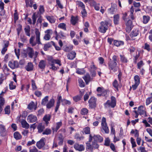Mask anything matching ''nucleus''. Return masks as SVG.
<instances>
[{
  "mask_svg": "<svg viewBox=\"0 0 152 152\" xmlns=\"http://www.w3.org/2000/svg\"><path fill=\"white\" fill-rule=\"evenodd\" d=\"M35 34L36 40L34 36H31L29 39V43L33 47L35 46L37 44L38 45L42 44L40 39V33L39 30L36 28L35 29Z\"/></svg>",
  "mask_w": 152,
  "mask_h": 152,
  "instance_id": "f257e3e1",
  "label": "nucleus"
},
{
  "mask_svg": "<svg viewBox=\"0 0 152 152\" xmlns=\"http://www.w3.org/2000/svg\"><path fill=\"white\" fill-rule=\"evenodd\" d=\"M48 61L49 67L50 69L52 70L56 71L58 68V67L55 66V64H58L59 66L61 65L60 60L54 59L52 56L48 57Z\"/></svg>",
  "mask_w": 152,
  "mask_h": 152,
  "instance_id": "f03ea898",
  "label": "nucleus"
},
{
  "mask_svg": "<svg viewBox=\"0 0 152 152\" xmlns=\"http://www.w3.org/2000/svg\"><path fill=\"white\" fill-rule=\"evenodd\" d=\"M112 23L108 21L105 20L100 23V26L98 28L99 32L102 33H105L108 30V25L111 26Z\"/></svg>",
  "mask_w": 152,
  "mask_h": 152,
  "instance_id": "7ed1b4c3",
  "label": "nucleus"
},
{
  "mask_svg": "<svg viewBox=\"0 0 152 152\" xmlns=\"http://www.w3.org/2000/svg\"><path fill=\"white\" fill-rule=\"evenodd\" d=\"M116 101L115 98L113 96L111 97V101L108 100L104 104L105 108H107L110 107L112 108L116 106Z\"/></svg>",
  "mask_w": 152,
  "mask_h": 152,
  "instance_id": "20e7f679",
  "label": "nucleus"
},
{
  "mask_svg": "<svg viewBox=\"0 0 152 152\" xmlns=\"http://www.w3.org/2000/svg\"><path fill=\"white\" fill-rule=\"evenodd\" d=\"M45 138H41L40 140L37 142L36 143V146L38 148L40 149L42 148L43 150L48 149L49 148V146L48 145H45Z\"/></svg>",
  "mask_w": 152,
  "mask_h": 152,
  "instance_id": "39448f33",
  "label": "nucleus"
},
{
  "mask_svg": "<svg viewBox=\"0 0 152 152\" xmlns=\"http://www.w3.org/2000/svg\"><path fill=\"white\" fill-rule=\"evenodd\" d=\"M108 66L110 72H115L117 71L118 68L117 63L109 61L108 63Z\"/></svg>",
  "mask_w": 152,
  "mask_h": 152,
  "instance_id": "423d86ee",
  "label": "nucleus"
},
{
  "mask_svg": "<svg viewBox=\"0 0 152 152\" xmlns=\"http://www.w3.org/2000/svg\"><path fill=\"white\" fill-rule=\"evenodd\" d=\"M135 114V117L137 118L138 117L139 113L140 115H143L144 116H145L146 115V112L145 110V108L142 106H140L138 107V112L136 110L133 111Z\"/></svg>",
  "mask_w": 152,
  "mask_h": 152,
  "instance_id": "0eeeda50",
  "label": "nucleus"
},
{
  "mask_svg": "<svg viewBox=\"0 0 152 152\" xmlns=\"http://www.w3.org/2000/svg\"><path fill=\"white\" fill-rule=\"evenodd\" d=\"M101 127L102 129L104 130L106 133H109V130L106 122V119L104 117H103L102 118L101 122Z\"/></svg>",
  "mask_w": 152,
  "mask_h": 152,
  "instance_id": "6e6552de",
  "label": "nucleus"
},
{
  "mask_svg": "<svg viewBox=\"0 0 152 152\" xmlns=\"http://www.w3.org/2000/svg\"><path fill=\"white\" fill-rule=\"evenodd\" d=\"M45 35L44 39L46 40H49L51 38V36L53 34V31L51 29H47L45 31Z\"/></svg>",
  "mask_w": 152,
  "mask_h": 152,
  "instance_id": "1a4fd4ad",
  "label": "nucleus"
},
{
  "mask_svg": "<svg viewBox=\"0 0 152 152\" xmlns=\"http://www.w3.org/2000/svg\"><path fill=\"white\" fill-rule=\"evenodd\" d=\"M92 138L94 139V141L96 142H101L103 140V138L99 135H95L92 137L91 135H90L89 136V142L91 141Z\"/></svg>",
  "mask_w": 152,
  "mask_h": 152,
  "instance_id": "9d476101",
  "label": "nucleus"
},
{
  "mask_svg": "<svg viewBox=\"0 0 152 152\" xmlns=\"http://www.w3.org/2000/svg\"><path fill=\"white\" fill-rule=\"evenodd\" d=\"M27 121L29 123H34L37 121V117L32 114H30L27 116Z\"/></svg>",
  "mask_w": 152,
  "mask_h": 152,
  "instance_id": "9b49d317",
  "label": "nucleus"
},
{
  "mask_svg": "<svg viewBox=\"0 0 152 152\" xmlns=\"http://www.w3.org/2000/svg\"><path fill=\"white\" fill-rule=\"evenodd\" d=\"M8 66L11 68L13 69L18 67V63L17 61H11L9 62Z\"/></svg>",
  "mask_w": 152,
  "mask_h": 152,
  "instance_id": "f8f14e48",
  "label": "nucleus"
},
{
  "mask_svg": "<svg viewBox=\"0 0 152 152\" xmlns=\"http://www.w3.org/2000/svg\"><path fill=\"white\" fill-rule=\"evenodd\" d=\"M96 99L94 97H91L88 101L89 106L91 108L95 107L96 106Z\"/></svg>",
  "mask_w": 152,
  "mask_h": 152,
  "instance_id": "ddd939ff",
  "label": "nucleus"
},
{
  "mask_svg": "<svg viewBox=\"0 0 152 152\" xmlns=\"http://www.w3.org/2000/svg\"><path fill=\"white\" fill-rule=\"evenodd\" d=\"M25 52L30 58L33 57L34 55V51L32 48L30 47H28L26 50Z\"/></svg>",
  "mask_w": 152,
  "mask_h": 152,
  "instance_id": "4468645a",
  "label": "nucleus"
},
{
  "mask_svg": "<svg viewBox=\"0 0 152 152\" xmlns=\"http://www.w3.org/2000/svg\"><path fill=\"white\" fill-rule=\"evenodd\" d=\"M37 108V105L33 102H30L28 106V109L30 110L31 111H35L36 110Z\"/></svg>",
  "mask_w": 152,
  "mask_h": 152,
  "instance_id": "2eb2a0df",
  "label": "nucleus"
},
{
  "mask_svg": "<svg viewBox=\"0 0 152 152\" xmlns=\"http://www.w3.org/2000/svg\"><path fill=\"white\" fill-rule=\"evenodd\" d=\"M74 148L76 150L79 151H83L85 149V148L83 145H79L77 143H75L74 145Z\"/></svg>",
  "mask_w": 152,
  "mask_h": 152,
  "instance_id": "dca6fc26",
  "label": "nucleus"
},
{
  "mask_svg": "<svg viewBox=\"0 0 152 152\" xmlns=\"http://www.w3.org/2000/svg\"><path fill=\"white\" fill-rule=\"evenodd\" d=\"M76 53L74 51H72L67 55L68 58L70 60H73L76 57Z\"/></svg>",
  "mask_w": 152,
  "mask_h": 152,
  "instance_id": "f3484780",
  "label": "nucleus"
},
{
  "mask_svg": "<svg viewBox=\"0 0 152 152\" xmlns=\"http://www.w3.org/2000/svg\"><path fill=\"white\" fill-rule=\"evenodd\" d=\"M20 122L23 128L26 129H28L29 128V124L25 120L22 119Z\"/></svg>",
  "mask_w": 152,
  "mask_h": 152,
  "instance_id": "a211bd4d",
  "label": "nucleus"
},
{
  "mask_svg": "<svg viewBox=\"0 0 152 152\" xmlns=\"http://www.w3.org/2000/svg\"><path fill=\"white\" fill-rule=\"evenodd\" d=\"M54 102L55 100L53 99H51L46 105L47 108L48 109L51 108L54 105Z\"/></svg>",
  "mask_w": 152,
  "mask_h": 152,
  "instance_id": "6ab92c4d",
  "label": "nucleus"
},
{
  "mask_svg": "<svg viewBox=\"0 0 152 152\" xmlns=\"http://www.w3.org/2000/svg\"><path fill=\"white\" fill-rule=\"evenodd\" d=\"M116 5L115 4L112 5L111 7L108 9V12L110 14H113L116 10Z\"/></svg>",
  "mask_w": 152,
  "mask_h": 152,
  "instance_id": "aec40b11",
  "label": "nucleus"
},
{
  "mask_svg": "<svg viewBox=\"0 0 152 152\" xmlns=\"http://www.w3.org/2000/svg\"><path fill=\"white\" fill-rule=\"evenodd\" d=\"M45 17L49 22L51 23H54L56 21V19L53 16H46Z\"/></svg>",
  "mask_w": 152,
  "mask_h": 152,
  "instance_id": "412c9836",
  "label": "nucleus"
},
{
  "mask_svg": "<svg viewBox=\"0 0 152 152\" xmlns=\"http://www.w3.org/2000/svg\"><path fill=\"white\" fill-rule=\"evenodd\" d=\"M113 22L115 25H118L119 23L120 16L119 15L117 14L113 16Z\"/></svg>",
  "mask_w": 152,
  "mask_h": 152,
  "instance_id": "4be33fe9",
  "label": "nucleus"
},
{
  "mask_svg": "<svg viewBox=\"0 0 152 152\" xmlns=\"http://www.w3.org/2000/svg\"><path fill=\"white\" fill-rule=\"evenodd\" d=\"M62 124V122L60 121L59 122H58L56 123V128H53L52 129L53 132H56L57 130L59 129L60 127L61 126Z\"/></svg>",
  "mask_w": 152,
  "mask_h": 152,
  "instance_id": "5701e85b",
  "label": "nucleus"
},
{
  "mask_svg": "<svg viewBox=\"0 0 152 152\" xmlns=\"http://www.w3.org/2000/svg\"><path fill=\"white\" fill-rule=\"evenodd\" d=\"M46 65V61L42 60L40 61L38 64V66L41 69H45Z\"/></svg>",
  "mask_w": 152,
  "mask_h": 152,
  "instance_id": "b1692460",
  "label": "nucleus"
},
{
  "mask_svg": "<svg viewBox=\"0 0 152 152\" xmlns=\"http://www.w3.org/2000/svg\"><path fill=\"white\" fill-rule=\"evenodd\" d=\"M139 33V31L137 30H133L131 33L130 36L132 38H133L137 36L138 35Z\"/></svg>",
  "mask_w": 152,
  "mask_h": 152,
  "instance_id": "393cba45",
  "label": "nucleus"
},
{
  "mask_svg": "<svg viewBox=\"0 0 152 152\" xmlns=\"http://www.w3.org/2000/svg\"><path fill=\"white\" fill-rule=\"evenodd\" d=\"M51 116L49 114L45 115L43 118V120L45 122L47 125L49 124V121L50 120Z\"/></svg>",
  "mask_w": 152,
  "mask_h": 152,
  "instance_id": "a878e982",
  "label": "nucleus"
},
{
  "mask_svg": "<svg viewBox=\"0 0 152 152\" xmlns=\"http://www.w3.org/2000/svg\"><path fill=\"white\" fill-rule=\"evenodd\" d=\"M78 17H75L72 16L71 17V23L73 25H75L78 22Z\"/></svg>",
  "mask_w": 152,
  "mask_h": 152,
  "instance_id": "bb28decb",
  "label": "nucleus"
},
{
  "mask_svg": "<svg viewBox=\"0 0 152 152\" xmlns=\"http://www.w3.org/2000/svg\"><path fill=\"white\" fill-rule=\"evenodd\" d=\"M6 129L5 126L2 124H0V133L3 136L5 134Z\"/></svg>",
  "mask_w": 152,
  "mask_h": 152,
  "instance_id": "cd10ccee",
  "label": "nucleus"
},
{
  "mask_svg": "<svg viewBox=\"0 0 152 152\" xmlns=\"http://www.w3.org/2000/svg\"><path fill=\"white\" fill-rule=\"evenodd\" d=\"M33 65L32 64L31 62L28 63V65L26 67V69L28 71H30L33 70Z\"/></svg>",
  "mask_w": 152,
  "mask_h": 152,
  "instance_id": "c85d7f7f",
  "label": "nucleus"
},
{
  "mask_svg": "<svg viewBox=\"0 0 152 152\" xmlns=\"http://www.w3.org/2000/svg\"><path fill=\"white\" fill-rule=\"evenodd\" d=\"M113 43L114 45L117 47L123 45L124 44L123 41H118L116 40H114Z\"/></svg>",
  "mask_w": 152,
  "mask_h": 152,
  "instance_id": "c756f323",
  "label": "nucleus"
},
{
  "mask_svg": "<svg viewBox=\"0 0 152 152\" xmlns=\"http://www.w3.org/2000/svg\"><path fill=\"white\" fill-rule=\"evenodd\" d=\"M45 126L44 125H42V123H39L37 127L38 132L39 133L42 132L45 129Z\"/></svg>",
  "mask_w": 152,
  "mask_h": 152,
  "instance_id": "7c9ffc66",
  "label": "nucleus"
},
{
  "mask_svg": "<svg viewBox=\"0 0 152 152\" xmlns=\"http://www.w3.org/2000/svg\"><path fill=\"white\" fill-rule=\"evenodd\" d=\"M24 31L26 35L28 37L30 36V28L28 26H27L24 28Z\"/></svg>",
  "mask_w": 152,
  "mask_h": 152,
  "instance_id": "2f4dec72",
  "label": "nucleus"
},
{
  "mask_svg": "<svg viewBox=\"0 0 152 152\" xmlns=\"http://www.w3.org/2000/svg\"><path fill=\"white\" fill-rule=\"evenodd\" d=\"M120 61L123 63H126L128 62L127 58L123 55H120Z\"/></svg>",
  "mask_w": 152,
  "mask_h": 152,
  "instance_id": "473e14b6",
  "label": "nucleus"
},
{
  "mask_svg": "<svg viewBox=\"0 0 152 152\" xmlns=\"http://www.w3.org/2000/svg\"><path fill=\"white\" fill-rule=\"evenodd\" d=\"M14 137L16 140L20 139L22 137L21 134L17 132H15L14 133Z\"/></svg>",
  "mask_w": 152,
  "mask_h": 152,
  "instance_id": "72a5a7b5",
  "label": "nucleus"
},
{
  "mask_svg": "<svg viewBox=\"0 0 152 152\" xmlns=\"http://www.w3.org/2000/svg\"><path fill=\"white\" fill-rule=\"evenodd\" d=\"M26 6L27 7H32V4L33 1L32 0H26Z\"/></svg>",
  "mask_w": 152,
  "mask_h": 152,
  "instance_id": "f704fd0d",
  "label": "nucleus"
},
{
  "mask_svg": "<svg viewBox=\"0 0 152 152\" xmlns=\"http://www.w3.org/2000/svg\"><path fill=\"white\" fill-rule=\"evenodd\" d=\"M99 6L100 4L99 3H97L95 1L91 5V6H94L95 9L97 11H99Z\"/></svg>",
  "mask_w": 152,
  "mask_h": 152,
  "instance_id": "c9c22d12",
  "label": "nucleus"
},
{
  "mask_svg": "<svg viewBox=\"0 0 152 152\" xmlns=\"http://www.w3.org/2000/svg\"><path fill=\"white\" fill-rule=\"evenodd\" d=\"M150 17L148 16L144 15L143 17V22L144 24L147 23L149 21Z\"/></svg>",
  "mask_w": 152,
  "mask_h": 152,
  "instance_id": "e433bc0d",
  "label": "nucleus"
},
{
  "mask_svg": "<svg viewBox=\"0 0 152 152\" xmlns=\"http://www.w3.org/2000/svg\"><path fill=\"white\" fill-rule=\"evenodd\" d=\"M90 76L89 74H86L83 77L86 83H88L90 80Z\"/></svg>",
  "mask_w": 152,
  "mask_h": 152,
  "instance_id": "4c0bfd02",
  "label": "nucleus"
},
{
  "mask_svg": "<svg viewBox=\"0 0 152 152\" xmlns=\"http://www.w3.org/2000/svg\"><path fill=\"white\" fill-rule=\"evenodd\" d=\"M58 28L62 29L64 30H66V25L64 23H59L58 26Z\"/></svg>",
  "mask_w": 152,
  "mask_h": 152,
  "instance_id": "58836bf2",
  "label": "nucleus"
},
{
  "mask_svg": "<svg viewBox=\"0 0 152 152\" xmlns=\"http://www.w3.org/2000/svg\"><path fill=\"white\" fill-rule=\"evenodd\" d=\"M134 83L139 84L140 81V78L139 76L138 75H136L134 77Z\"/></svg>",
  "mask_w": 152,
  "mask_h": 152,
  "instance_id": "ea45409f",
  "label": "nucleus"
},
{
  "mask_svg": "<svg viewBox=\"0 0 152 152\" xmlns=\"http://www.w3.org/2000/svg\"><path fill=\"white\" fill-rule=\"evenodd\" d=\"M64 50L66 52H69L73 49V46L69 45L68 46H66L64 48Z\"/></svg>",
  "mask_w": 152,
  "mask_h": 152,
  "instance_id": "a19ab883",
  "label": "nucleus"
},
{
  "mask_svg": "<svg viewBox=\"0 0 152 152\" xmlns=\"http://www.w3.org/2000/svg\"><path fill=\"white\" fill-rule=\"evenodd\" d=\"M48 96H46L42 100L41 104L43 105H46L48 100Z\"/></svg>",
  "mask_w": 152,
  "mask_h": 152,
  "instance_id": "79ce46f5",
  "label": "nucleus"
},
{
  "mask_svg": "<svg viewBox=\"0 0 152 152\" xmlns=\"http://www.w3.org/2000/svg\"><path fill=\"white\" fill-rule=\"evenodd\" d=\"M76 3L77 5L78 6L80 7L82 9L85 8V5L81 1H76Z\"/></svg>",
  "mask_w": 152,
  "mask_h": 152,
  "instance_id": "37998d69",
  "label": "nucleus"
},
{
  "mask_svg": "<svg viewBox=\"0 0 152 152\" xmlns=\"http://www.w3.org/2000/svg\"><path fill=\"white\" fill-rule=\"evenodd\" d=\"M152 102V93L151 94V96L147 99L146 101V104L147 105L149 104Z\"/></svg>",
  "mask_w": 152,
  "mask_h": 152,
  "instance_id": "c03bdc74",
  "label": "nucleus"
},
{
  "mask_svg": "<svg viewBox=\"0 0 152 152\" xmlns=\"http://www.w3.org/2000/svg\"><path fill=\"white\" fill-rule=\"evenodd\" d=\"M75 138L77 141H79L83 140L84 138V137L82 136H80L79 134H76L75 136Z\"/></svg>",
  "mask_w": 152,
  "mask_h": 152,
  "instance_id": "a18cd8bd",
  "label": "nucleus"
},
{
  "mask_svg": "<svg viewBox=\"0 0 152 152\" xmlns=\"http://www.w3.org/2000/svg\"><path fill=\"white\" fill-rule=\"evenodd\" d=\"M83 131L86 134H89L90 133V128L88 127L84 128L83 129Z\"/></svg>",
  "mask_w": 152,
  "mask_h": 152,
  "instance_id": "49530a36",
  "label": "nucleus"
},
{
  "mask_svg": "<svg viewBox=\"0 0 152 152\" xmlns=\"http://www.w3.org/2000/svg\"><path fill=\"white\" fill-rule=\"evenodd\" d=\"M78 81L79 86L81 87H83L85 86V83L82 79L79 78L78 79Z\"/></svg>",
  "mask_w": 152,
  "mask_h": 152,
  "instance_id": "de8ad7c7",
  "label": "nucleus"
},
{
  "mask_svg": "<svg viewBox=\"0 0 152 152\" xmlns=\"http://www.w3.org/2000/svg\"><path fill=\"white\" fill-rule=\"evenodd\" d=\"M5 113L9 115L10 113V107L9 106H7L4 109Z\"/></svg>",
  "mask_w": 152,
  "mask_h": 152,
  "instance_id": "09e8293b",
  "label": "nucleus"
},
{
  "mask_svg": "<svg viewBox=\"0 0 152 152\" xmlns=\"http://www.w3.org/2000/svg\"><path fill=\"white\" fill-rule=\"evenodd\" d=\"M113 85L117 90H118V81L116 80H114L113 83Z\"/></svg>",
  "mask_w": 152,
  "mask_h": 152,
  "instance_id": "8fccbe9b",
  "label": "nucleus"
},
{
  "mask_svg": "<svg viewBox=\"0 0 152 152\" xmlns=\"http://www.w3.org/2000/svg\"><path fill=\"white\" fill-rule=\"evenodd\" d=\"M31 86L32 90H35L37 89V87L34 81L33 80H31Z\"/></svg>",
  "mask_w": 152,
  "mask_h": 152,
  "instance_id": "3c124183",
  "label": "nucleus"
},
{
  "mask_svg": "<svg viewBox=\"0 0 152 152\" xmlns=\"http://www.w3.org/2000/svg\"><path fill=\"white\" fill-rule=\"evenodd\" d=\"M130 142L132 145V147L133 148L136 146L137 145L134 139L132 137L130 138Z\"/></svg>",
  "mask_w": 152,
  "mask_h": 152,
  "instance_id": "603ef678",
  "label": "nucleus"
},
{
  "mask_svg": "<svg viewBox=\"0 0 152 152\" xmlns=\"http://www.w3.org/2000/svg\"><path fill=\"white\" fill-rule=\"evenodd\" d=\"M130 14L129 16L132 20H134V18L133 15L134 9L133 6H132L130 9Z\"/></svg>",
  "mask_w": 152,
  "mask_h": 152,
  "instance_id": "864d4df0",
  "label": "nucleus"
},
{
  "mask_svg": "<svg viewBox=\"0 0 152 152\" xmlns=\"http://www.w3.org/2000/svg\"><path fill=\"white\" fill-rule=\"evenodd\" d=\"M81 99V96L80 95H77L73 97V100L75 102H77L80 100Z\"/></svg>",
  "mask_w": 152,
  "mask_h": 152,
  "instance_id": "5fc2aeb1",
  "label": "nucleus"
},
{
  "mask_svg": "<svg viewBox=\"0 0 152 152\" xmlns=\"http://www.w3.org/2000/svg\"><path fill=\"white\" fill-rule=\"evenodd\" d=\"M62 104L63 105H70L71 104V102L70 101L66 100V99H64L62 101Z\"/></svg>",
  "mask_w": 152,
  "mask_h": 152,
  "instance_id": "6e6d98bb",
  "label": "nucleus"
},
{
  "mask_svg": "<svg viewBox=\"0 0 152 152\" xmlns=\"http://www.w3.org/2000/svg\"><path fill=\"white\" fill-rule=\"evenodd\" d=\"M56 5L61 9H62L64 8L63 5L61 4L60 0H56Z\"/></svg>",
  "mask_w": 152,
  "mask_h": 152,
  "instance_id": "4d7b16f0",
  "label": "nucleus"
},
{
  "mask_svg": "<svg viewBox=\"0 0 152 152\" xmlns=\"http://www.w3.org/2000/svg\"><path fill=\"white\" fill-rule=\"evenodd\" d=\"M88 110L86 108H83L82 109L81 111V113L82 115H85L88 113Z\"/></svg>",
  "mask_w": 152,
  "mask_h": 152,
  "instance_id": "13d9d810",
  "label": "nucleus"
},
{
  "mask_svg": "<svg viewBox=\"0 0 152 152\" xmlns=\"http://www.w3.org/2000/svg\"><path fill=\"white\" fill-rule=\"evenodd\" d=\"M14 18L15 21L17 20L18 19V14L17 10H15V12L14 14Z\"/></svg>",
  "mask_w": 152,
  "mask_h": 152,
  "instance_id": "bf43d9fd",
  "label": "nucleus"
},
{
  "mask_svg": "<svg viewBox=\"0 0 152 152\" xmlns=\"http://www.w3.org/2000/svg\"><path fill=\"white\" fill-rule=\"evenodd\" d=\"M51 133V130L50 129H47L42 133L43 134L48 135Z\"/></svg>",
  "mask_w": 152,
  "mask_h": 152,
  "instance_id": "052dcab7",
  "label": "nucleus"
},
{
  "mask_svg": "<svg viewBox=\"0 0 152 152\" xmlns=\"http://www.w3.org/2000/svg\"><path fill=\"white\" fill-rule=\"evenodd\" d=\"M91 92H87L84 96V99L85 101H86L89 98V96L90 95Z\"/></svg>",
  "mask_w": 152,
  "mask_h": 152,
  "instance_id": "680f3d73",
  "label": "nucleus"
},
{
  "mask_svg": "<svg viewBox=\"0 0 152 152\" xmlns=\"http://www.w3.org/2000/svg\"><path fill=\"white\" fill-rule=\"evenodd\" d=\"M144 49L147 50L148 51H149L151 50L149 45L147 43H145V44Z\"/></svg>",
  "mask_w": 152,
  "mask_h": 152,
  "instance_id": "e2e57ef3",
  "label": "nucleus"
},
{
  "mask_svg": "<svg viewBox=\"0 0 152 152\" xmlns=\"http://www.w3.org/2000/svg\"><path fill=\"white\" fill-rule=\"evenodd\" d=\"M10 88L11 90L14 89L16 87L15 85L14 84V83L13 82H10L9 84Z\"/></svg>",
  "mask_w": 152,
  "mask_h": 152,
  "instance_id": "0e129e2a",
  "label": "nucleus"
},
{
  "mask_svg": "<svg viewBox=\"0 0 152 152\" xmlns=\"http://www.w3.org/2000/svg\"><path fill=\"white\" fill-rule=\"evenodd\" d=\"M93 148L92 145L90 144V143H87L86 149L88 150H89L91 151L93 149Z\"/></svg>",
  "mask_w": 152,
  "mask_h": 152,
  "instance_id": "69168bd1",
  "label": "nucleus"
},
{
  "mask_svg": "<svg viewBox=\"0 0 152 152\" xmlns=\"http://www.w3.org/2000/svg\"><path fill=\"white\" fill-rule=\"evenodd\" d=\"M85 72L83 69H78L76 71V72L80 75H83L84 73Z\"/></svg>",
  "mask_w": 152,
  "mask_h": 152,
  "instance_id": "338daca9",
  "label": "nucleus"
},
{
  "mask_svg": "<svg viewBox=\"0 0 152 152\" xmlns=\"http://www.w3.org/2000/svg\"><path fill=\"white\" fill-rule=\"evenodd\" d=\"M29 152H38V150L35 146H34L30 149Z\"/></svg>",
  "mask_w": 152,
  "mask_h": 152,
  "instance_id": "774afa93",
  "label": "nucleus"
}]
</instances>
